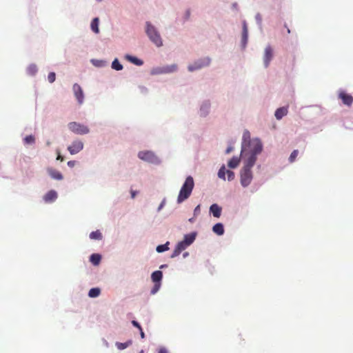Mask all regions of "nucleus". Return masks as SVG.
I'll use <instances>...</instances> for the list:
<instances>
[{"instance_id":"1","label":"nucleus","mask_w":353,"mask_h":353,"mask_svg":"<svg viewBox=\"0 0 353 353\" xmlns=\"http://www.w3.org/2000/svg\"><path fill=\"white\" fill-rule=\"evenodd\" d=\"M194 183L193 178L190 176H188L179 191L177 198V202L179 203H182L190 196L194 188Z\"/></svg>"},{"instance_id":"2","label":"nucleus","mask_w":353,"mask_h":353,"mask_svg":"<svg viewBox=\"0 0 353 353\" xmlns=\"http://www.w3.org/2000/svg\"><path fill=\"white\" fill-rule=\"evenodd\" d=\"M146 32L150 39L157 46L161 47L163 45L162 39L160 34L158 33L155 28L150 24V23H146Z\"/></svg>"},{"instance_id":"3","label":"nucleus","mask_w":353,"mask_h":353,"mask_svg":"<svg viewBox=\"0 0 353 353\" xmlns=\"http://www.w3.org/2000/svg\"><path fill=\"white\" fill-rule=\"evenodd\" d=\"M68 128L72 132L77 134H86L90 132L89 128L86 125H84L77 122L69 123Z\"/></svg>"},{"instance_id":"4","label":"nucleus","mask_w":353,"mask_h":353,"mask_svg":"<svg viewBox=\"0 0 353 353\" xmlns=\"http://www.w3.org/2000/svg\"><path fill=\"white\" fill-rule=\"evenodd\" d=\"M252 180V173L250 169L243 168L241 171V184L243 187L249 185Z\"/></svg>"},{"instance_id":"5","label":"nucleus","mask_w":353,"mask_h":353,"mask_svg":"<svg viewBox=\"0 0 353 353\" xmlns=\"http://www.w3.org/2000/svg\"><path fill=\"white\" fill-rule=\"evenodd\" d=\"M177 70V65L176 64H172L170 65H165L163 67H158L153 68L151 70V74L153 75L155 74H166L174 72Z\"/></svg>"},{"instance_id":"6","label":"nucleus","mask_w":353,"mask_h":353,"mask_svg":"<svg viewBox=\"0 0 353 353\" xmlns=\"http://www.w3.org/2000/svg\"><path fill=\"white\" fill-rule=\"evenodd\" d=\"M251 154L256 155L260 154L263 149L261 141L259 139H254L252 142L247 146Z\"/></svg>"},{"instance_id":"7","label":"nucleus","mask_w":353,"mask_h":353,"mask_svg":"<svg viewBox=\"0 0 353 353\" xmlns=\"http://www.w3.org/2000/svg\"><path fill=\"white\" fill-rule=\"evenodd\" d=\"M139 159L152 163H157L159 159L154 152L151 151H141L138 154Z\"/></svg>"},{"instance_id":"8","label":"nucleus","mask_w":353,"mask_h":353,"mask_svg":"<svg viewBox=\"0 0 353 353\" xmlns=\"http://www.w3.org/2000/svg\"><path fill=\"white\" fill-rule=\"evenodd\" d=\"M210 63V59L208 57L199 59L195 61L193 64L188 66V70L190 72H193L196 70H199L203 67L208 66Z\"/></svg>"},{"instance_id":"9","label":"nucleus","mask_w":353,"mask_h":353,"mask_svg":"<svg viewBox=\"0 0 353 353\" xmlns=\"http://www.w3.org/2000/svg\"><path fill=\"white\" fill-rule=\"evenodd\" d=\"M72 90L79 104L81 105L83 103L84 99V94L81 87L78 83H74L73 85Z\"/></svg>"},{"instance_id":"10","label":"nucleus","mask_w":353,"mask_h":353,"mask_svg":"<svg viewBox=\"0 0 353 353\" xmlns=\"http://www.w3.org/2000/svg\"><path fill=\"white\" fill-rule=\"evenodd\" d=\"M83 148V143L81 141H74L72 145L68 147V150L71 154H75L82 150Z\"/></svg>"},{"instance_id":"11","label":"nucleus","mask_w":353,"mask_h":353,"mask_svg":"<svg viewBox=\"0 0 353 353\" xmlns=\"http://www.w3.org/2000/svg\"><path fill=\"white\" fill-rule=\"evenodd\" d=\"M273 57V50L271 46H268L265 48L263 61L265 68H268L270 65V61Z\"/></svg>"},{"instance_id":"12","label":"nucleus","mask_w":353,"mask_h":353,"mask_svg":"<svg viewBox=\"0 0 353 353\" xmlns=\"http://www.w3.org/2000/svg\"><path fill=\"white\" fill-rule=\"evenodd\" d=\"M339 97L341 99L343 104L350 106L353 102V97L351 94L346 93L344 91H340L339 93Z\"/></svg>"},{"instance_id":"13","label":"nucleus","mask_w":353,"mask_h":353,"mask_svg":"<svg viewBox=\"0 0 353 353\" xmlns=\"http://www.w3.org/2000/svg\"><path fill=\"white\" fill-rule=\"evenodd\" d=\"M250 142H252V140L250 139V133L249 131L245 130L243 134L241 153H243L247 150V146L250 144Z\"/></svg>"},{"instance_id":"14","label":"nucleus","mask_w":353,"mask_h":353,"mask_svg":"<svg viewBox=\"0 0 353 353\" xmlns=\"http://www.w3.org/2000/svg\"><path fill=\"white\" fill-rule=\"evenodd\" d=\"M188 247V245H185V243L182 241L177 243L176 245L172 254H171V258H174L177 256H179L182 251L185 250V248Z\"/></svg>"},{"instance_id":"15","label":"nucleus","mask_w":353,"mask_h":353,"mask_svg":"<svg viewBox=\"0 0 353 353\" xmlns=\"http://www.w3.org/2000/svg\"><path fill=\"white\" fill-rule=\"evenodd\" d=\"M57 198V193L54 190H50L43 196V199L46 203L54 201Z\"/></svg>"},{"instance_id":"16","label":"nucleus","mask_w":353,"mask_h":353,"mask_svg":"<svg viewBox=\"0 0 353 353\" xmlns=\"http://www.w3.org/2000/svg\"><path fill=\"white\" fill-rule=\"evenodd\" d=\"M47 171L50 176L54 179L62 180L63 178L62 174L60 172L52 168H48Z\"/></svg>"},{"instance_id":"17","label":"nucleus","mask_w":353,"mask_h":353,"mask_svg":"<svg viewBox=\"0 0 353 353\" xmlns=\"http://www.w3.org/2000/svg\"><path fill=\"white\" fill-rule=\"evenodd\" d=\"M221 211L222 208L216 203L212 204L210 208V212L216 218H219L221 216Z\"/></svg>"},{"instance_id":"18","label":"nucleus","mask_w":353,"mask_h":353,"mask_svg":"<svg viewBox=\"0 0 353 353\" xmlns=\"http://www.w3.org/2000/svg\"><path fill=\"white\" fill-rule=\"evenodd\" d=\"M256 161V155L254 154L250 153V155L246 160L243 168H248V169L251 170L252 168L253 167V165H254Z\"/></svg>"},{"instance_id":"19","label":"nucleus","mask_w":353,"mask_h":353,"mask_svg":"<svg viewBox=\"0 0 353 353\" xmlns=\"http://www.w3.org/2000/svg\"><path fill=\"white\" fill-rule=\"evenodd\" d=\"M288 108L287 107H281L278 108L275 112V117L280 120L284 116H285L288 114Z\"/></svg>"},{"instance_id":"20","label":"nucleus","mask_w":353,"mask_h":353,"mask_svg":"<svg viewBox=\"0 0 353 353\" xmlns=\"http://www.w3.org/2000/svg\"><path fill=\"white\" fill-rule=\"evenodd\" d=\"M212 231L217 235H223L224 234V228L222 223H218L212 228Z\"/></svg>"},{"instance_id":"21","label":"nucleus","mask_w":353,"mask_h":353,"mask_svg":"<svg viewBox=\"0 0 353 353\" xmlns=\"http://www.w3.org/2000/svg\"><path fill=\"white\" fill-rule=\"evenodd\" d=\"M248 30L246 25V23L244 21L243 24V31H242V43L243 46H245L248 41Z\"/></svg>"},{"instance_id":"22","label":"nucleus","mask_w":353,"mask_h":353,"mask_svg":"<svg viewBox=\"0 0 353 353\" xmlns=\"http://www.w3.org/2000/svg\"><path fill=\"white\" fill-rule=\"evenodd\" d=\"M163 277V273L160 270L154 272L151 275V279L154 283H159Z\"/></svg>"},{"instance_id":"23","label":"nucleus","mask_w":353,"mask_h":353,"mask_svg":"<svg viewBox=\"0 0 353 353\" xmlns=\"http://www.w3.org/2000/svg\"><path fill=\"white\" fill-rule=\"evenodd\" d=\"M125 59L136 65L140 66L143 64V61L142 60L129 54L125 55Z\"/></svg>"},{"instance_id":"24","label":"nucleus","mask_w":353,"mask_h":353,"mask_svg":"<svg viewBox=\"0 0 353 353\" xmlns=\"http://www.w3.org/2000/svg\"><path fill=\"white\" fill-rule=\"evenodd\" d=\"M195 233L188 234L185 235L184 240L183 241L185 243L186 245L189 246L194 242V241L195 240Z\"/></svg>"},{"instance_id":"25","label":"nucleus","mask_w":353,"mask_h":353,"mask_svg":"<svg viewBox=\"0 0 353 353\" xmlns=\"http://www.w3.org/2000/svg\"><path fill=\"white\" fill-rule=\"evenodd\" d=\"M101 259V256L99 254H92L90 257V262L94 265H99Z\"/></svg>"},{"instance_id":"26","label":"nucleus","mask_w":353,"mask_h":353,"mask_svg":"<svg viewBox=\"0 0 353 353\" xmlns=\"http://www.w3.org/2000/svg\"><path fill=\"white\" fill-rule=\"evenodd\" d=\"M240 163V158L237 157H232L228 162V166L230 168H236Z\"/></svg>"},{"instance_id":"27","label":"nucleus","mask_w":353,"mask_h":353,"mask_svg":"<svg viewBox=\"0 0 353 353\" xmlns=\"http://www.w3.org/2000/svg\"><path fill=\"white\" fill-rule=\"evenodd\" d=\"M99 20L97 17L93 19V20L91 22V29L95 33L99 32Z\"/></svg>"},{"instance_id":"28","label":"nucleus","mask_w":353,"mask_h":353,"mask_svg":"<svg viewBox=\"0 0 353 353\" xmlns=\"http://www.w3.org/2000/svg\"><path fill=\"white\" fill-rule=\"evenodd\" d=\"M101 290L98 288H94L90 290L88 296L91 298H96L99 296Z\"/></svg>"},{"instance_id":"29","label":"nucleus","mask_w":353,"mask_h":353,"mask_svg":"<svg viewBox=\"0 0 353 353\" xmlns=\"http://www.w3.org/2000/svg\"><path fill=\"white\" fill-rule=\"evenodd\" d=\"M90 238L94 240H100L102 239V234L99 230L92 232L90 234Z\"/></svg>"},{"instance_id":"30","label":"nucleus","mask_w":353,"mask_h":353,"mask_svg":"<svg viewBox=\"0 0 353 353\" xmlns=\"http://www.w3.org/2000/svg\"><path fill=\"white\" fill-rule=\"evenodd\" d=\"M37 72V67L35 64L30 65L27 68V72L30 75H34Z\"/></svg>"},{"instance_id":"31","label":"nucleus","mask_w":353,"mask_h":353,"mask_svg":"<svg viewBox=\"0 0 353 353\" xmlns=\"http://www.w3.org/2000/svg\"><path fill=\"white\" fill-rule=\"evenodd\" d=\"M112 68L116 70H121L123 65L119 63L117 59H115L112 63Z\"/></svg>"},{"instance_id":"32","label":"nucleus","mask_w":353,"mask_h":353,"mask_svg":"<svg viewBox=\"0 0 353 353\" xmlns=\"http://www.w3.org/2000/svg\"><path fill=\"white\" fill-rule=\"evenodd\" d=\"M168 244H169V243L167 242L165 244L158 245L156 248L157 252H163L164 251L168 250L169 249Z\"/></svg>"},{"instance_id":"33","label":"nucleus","mask_w":353,"mask_h":353,"mask_svg":"<svg viewBox=\"0 0 353 353\" xmlns=\"http://www.w3.org/2000/svg\"><path fill=\"white\" fill-rule=\"evenodd\" d=\"M23 141L26 144H33L35 142V138L33 135H28L24 138Z\"/></svg>"},{"instance_id":"34","label":"nucleus","mask_w":353,"mask_h":353,"mask_svg":"<svg viewBox=\"0 0 353 353\" xmlns=\"http://www.w3.org/2000/svg\"><path fill=\"white\" fill-rule=\"evenodd\" d=\"M226 172L227 170H225V165H223L219 170V177L225 180Z\"/></svg>"},{"instance_id":"35","label":"nucleus","mask_w":353,"mask_h":353,"mask_svg":"<svg viewBox=\"0 0 353 353\" xmlns=\"http://www.w3.org/2000/svg\"><path fill=\"white\" fill-rule=\"evenodd\" d=\"M299 154V151L297 150H294L290 154L289 157V161L292 163L295 161Z\"/></svg>"},{"instance_id":"36","label":"nucleus","mask_w":353,"mask_h":353,"mask_svg":"<svg viewBox=\"0 0 353 353\" xmlns=\"http://www.w3.org/2000/svg\"><path fill=\"white\" fill-rule=\"evenodd\" d=\"M130 343V342H128V343H119L118 342V343H116V345H117L118 349H119V350H124L127 347H128Z\"/></svg>"},{"instance_id":"37","label":"nucleus","mask_w":353,"mask_h":353,"mask_svg":"<svg viewBox=\"0 0 353 353\" xmlns=\"http://www.w3.org/2000/svg\"><path fill=\"white\" fill-rule=\"evenodd\" d=\"M56 74L54 72H51L48 74V79L50 83H53L55 81Z\"/></svg>"},{"instance_id":"38","label":"nucleus","mask_w":353,"mask_h":353,"mask_svg":"<svg viewBox=\"0 0 353 353\" xmlns=\"http://www.w3.org/2000/svg\"><path fill=\"white\" fill-rule=\"evenodd\" d=\"M226 174H227L228 181H232L234 179V172H232L231 170H227Z\"/></svg>"},{"instance_id":"39","label":"nucleus","mask_w":353,"mask_h":353,"mask_svg":"<svg viewBox=\"0 0 353 353\" xmlns=\"http://www.w3.org/2000/svg\"><path fill=\"white\" fill-rule=\"evenodd\" d=\"M132 324L134 327H137L138 329H141V326L140 325V324L137 321H132Z\"/></svg>"},{"instance_id":"40","label":"nucleus","mask_w":353,"mask_h":353,"mask_svg":"<svg viewBox=\"0 0 353 353\" xmlns=\"http://www.w3.org/2000/svg\"><path fill=\"white\" fill-rule=\"evenodd\" d=\"M67 164L69 167L73 168L76 165V161H69Z\"/></svg>"},{"instance_id":"41","label":"nucleus","mask_w":353,"mask_h":353,"mask_svg":"<svg viewBox=\"0 0 353 353\" xmlns=\"http://www.w3.org/2000/svg\"><path fill=\"white\" fill-rule=\"evenodd\" d=\"M57 160H59L61 161H63V157L60 154V152L59 150L57 151Z\"/></svg>"},{"instance_id":"42","label":"nucleus","mask_w":353,"mask_h":353,"mask_svg":"<svg viewBox=\"0 0 353 353\" xmlns=\"http://www.w3.org/2000/svg\"><path fill=\"white\" fill-rule=\"evenodd\" d=\"M159 284H155V286L154 288V289L152 290V294H154L157 292V291L159 290Z\"/></svg>"},{"instance_id":"43","label":"nucleus","mask_w":353,"mask_h":353,"mask_svg":"<svg viewBox=\"0 0 353 353\" xmlns=\"http://www.w3.org/2000/svg\"><path fill=\"white\" fill-rule=\"evenodd\" d=\"M159 353H168V351L165 347H161L159 350Z\"/></svg>"},{"instance_id":"44","label":"nucleus","mask_w":353,"mask_h":353,"mask_svg":"<svg viewBox=\"0 0 353 353\" xmlns=\"http://www.w3.org/2000/svg\"><path fill=\"white\" fill-rule=\"evenodd\" d=\"M232 150H233V148H232V146H229V147L227 148V150H226L225 152H226V154H229V153H230Z\"/></svg>"},{"instance_id":"45","label":"nucleus","mask_w":353,"mask_h":353,"mask_svg":"<svg viewBox=\"0 0 353 353\" xmlns=\"http://www.w3.org/2000/svg\"><path fill=\"white\" fill-rule=\"evenodd\" d=\"M139 331H140V334H141V339H144L145 338V334L142 330V327L141 329H139Z\"/></svg>"},{"instance_id":"46","label":"nucleus","mask_w":353,"mask_h":353,"mask_svg":"<svg viewBox=\"0 0 353 353\" xmlns=\"http://www.w3.org/2000/svg\"><path fill=\"white\" fill-rule=\"evenodd\" d=\"M130 193H131L132 198L134 199L135 197L136 194H137V192L132 190L130 191Z\"/></svg>"},{"instance_id":"47","label":"nucleus","mask_w":353,"mask_h":353,"mask_svg":"<svg viewBox=\"0 0 353 353\" xmlns=\"http://www.w3.org/2000/svg\"><path fill=\"white\" fill-rule=\"evenodd\" d=\"M200 212V205H197L194 209V213H197Z\"/></svg>"},{"instance_id":"48","label":"nucleus","mask_w":353,"mask_h":353,"mask_svg":"<svg viewBox=\"0 0 353 353\" xmlns=\"http://www.w3.org/2000/svg\"><path fill=\"white\" fill-rule=\"evenodd\" d=\"M256 20L259 21V22H261V15L259 14H257L256 16Z\"/></svg>"},{"instance_id":"49","label":"nucleus","mask_w":353,"mask_h":353,"mask_svg":"<svg viewBox=\"0 0 353 353\" xmlns=\"http://www.w3.org/2000/svg\"><path fill=\"white\" fill-rule=\"evenodd\" d=\"M185 15H186L187 19H188L190 17V11L189 10L186 11Z\"/></svg>"},{"instance_id":"50","label":"nucleus","mask_w":353,"mask_h":353,"mask_svg":"<svg viewBox=\"0 0 353 353\" xmlns=\"http://www.w3.org/2000/svg\"><path fill=\"white\" fill-rule=\"evenodd\" d=\"M167 266H168V265H165V264H164V265H161L160 266V269L165 268H166Z\"/></svg>"},{"instance_id":"51","label":"nucleus","mask_w":353,"mask_h":353,"mask_svg":"<svg viewBox=\"0 0 353 353\" xmlns=\"http://www.w3.org/2000/svg\"><path fill=\"white\" fill-rule=\"evenodd\" d=\"M188 252H185V253H184V254H183V256H184V257H185V256H188Z\"/></svg>"},{"instance_id":"52","label":"nucleus","mask_w":353,"mask_h":353,"mask_svg":"<svg viewBox=\"0 0 353 353\" xmlns=\"http://www.w3.org/2000/svg\"><path fill=\"white\" fill-rule=\"evenodd\" d=\"M287 31L288 34L290 33V30L288 28H287Z\"/></svg>"}]
</instances>
